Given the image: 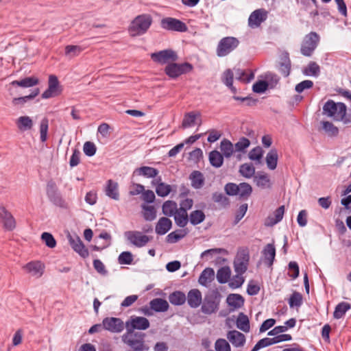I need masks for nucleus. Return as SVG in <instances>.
Instances as JSON below:
<instances>
[{"label":"nucleus","instance_id":"2","mask_svg":"<svg viewBox=\"0 0 351 351\" xmlns=\"http://www.w3.org/2000/svg\"><path fill=\"white\" fill-rule=\"evenodd\" d=\"M145 336L142 332H125L122 335L121 340L130 348L128 351H148L149 346L145 343Z\"/></svg>","mask_w":351,"mask_h":351},{"label":"nucleus","instance_id":"43","mask_svg":"<svg viewBox=\"0 0 351 351\" xmlns=\"http://www.w3.org/2000/svg\"><path fill=\"white\" fill-rule=\"evenodd\" d=\"M209 161L212 166L219 168L223 165V156L219 152L213 150L209 154Z\"/></svg>","mask_w":351,"mask_h":351},{"label":"nucleus","instance_id":"8","mask_svg":"<svg viewBox=\"0 0 351 351\" xmlns=\"http://www.w3.org/2000/svg\"><path fill=\"white\" fill-rule=\"evenodd\" d=\"M192 70L193 65L189 62L178 64L173 62L166 66L165 73L169 77L175 79L182 74L189 73Z\"/></svg>","mask_w":351,"mask_h":351},{"label":"nucleus","instance_id":"33","mask_svg":"<svg viewBox=\"0 0 351 351\" xmlns=\"http://www.w3.org/2000/svg\"><path fill=\"white\" fill-rule=\"evenodd\" d=\"M282 62L280 63L279 71L285 76L287 77L290 74L291 61L288 53H282L281 57Z\"/></svg>","mask_w":351,"mask_h":351},{"label":"nucleus","instance_id":"41","mask_svg":"<svg viewBox=\"0 0 351 351\" xmlns=\"http://www.w3.org/2000/svg\"><path fill=\"white\" fill-rule=\"evenodd\" d=\"M237 327L245 332L250 331V321L247 316L245 315L243 313H240L238 315L237 319Z\"/></svg>","mask_w":351,"mask_h":351},{"label":"nucleus","instance_id":"42","mask_svg":"<svg viewBox=\"0 0 351 351\" xmlns=\"http://www.w3.org/2000/svg\"><path fill=\"white\" fill-rule=\"evenodd\" d=\"M173 217L176 223L180 228L185 227L189 221L187 213L179 209L174 214Z\"/></svg>","mask_w":351,"mask_h":351},{"label":"nucleus","instance_id":"16","mask_svg":"<svg viewBox=\"0 0 351 351\" xmlns=\"http://www.w3.org/2000/svg\"><path fill=\"white\" fill-rule=\"evenodd\" d=\"M0 220L7 230L11 231L16 227V221L13 215L3 206H0Z\"/></svg>","mask_w":351,"mask_h":351},{"label":"nucleus","instance_id":"7","mask_svg":"<svg viewBox=\"0 0 351 351\" xmlns=\"http://www.w3.org/2000/svg\"><path fill=\"white\" fill-rule=\"evenodd\" d=\"M319 42V36L315 32L306 34L302 41L300 51L301 53L309 57L317 48Z\"/></svg>","mask_w":351,"mask_h":351},{"label":"nucleus","instance_id":"15","mask_svg":"<svg viewBox=\"0 0 351 351\" xmlns=\"http://www.w3.org/2000/svg\"><path fill=\"white\" fill-rule=\"evenodd\" d=\"M104 328L111 332L119 333L124 329V323L120 318L106 317L103 319Z\"/></svg>","mask_w":351,"mask_h":351},{"label":"nucleus","instance_id":"26","mask_svg":"<svg viewBox=\"0 0 351 351\" xmlns=\"http://www.w3.org/2000/svg\"><path fill=\"white\" fill-rule=\"evenodd\" d=\"M254 182L257 186L265 189L271 188L272 183L269 176L265 173H258L254 178Z\"/></svg>","mask_w":351,"mask_h":351},{"label":"nucleus","instance_id":"45","mask_svg":"<svg viewBox=\"0 0 351 351\" xmlns=\"http://www.w3.org/2000/svg\"><path fill=\"white\" fill-rule=\"evenodd\" d=\"M322 129L329 136H337L339 134V129L332 123L328 121L321 122Z\"/></svg>","mask_w":351,"mask_h":351},{"label":"nucleus","instance_id":"61","mask_svg":"<svg viewBox=\"0 0 351 351\" xmlns=\"http://www.w3.org/2000/svg\"><path fill=\"white\" fill-rule=\"evenodd\" d=\"M119 264L130 265L133 261V255L130 252H123L118 258Z\"/></svg>","mask_w":351,"mask_h":351},{"label":"nucleus","instance_id":"14","mask_svg":"<svg viewBox=\"0 0 351 351\" xmlns=\"http://www.w3.org/2000/svg\"><path fill=\"white\" fill-rule=\"evenodd\" d=\"M250 255L248 252L243 251L239 253L234 261V271L238 274H243L247 269Z\"/></svg>","mask_w":351,"mask_h":351},{"label":"nucleus","instance_id":"18","mask_svg":"<svg viewBox=\"0 0 351 351\" xmlns=\"http://www.w3.org/2000/svg\"><path fill=\"white\" fill-rule=\"evenodd\" d=\"M68 239L70 245L75 252L83 258H86L88 256V250L86 248L79 237H73L69 234Z\"/></svg>","mask_w":351,"mask_h":351},{"label":"nucleus","instance_id":"13","mask_svg":"<svg viewBox=\"0 0 351 351\" xmlns=\"http://www.w3.org/2000/svg\"><path fill=\"white\" fill-rule=\"evenodd\" d=\"M62 92L58 77L54 75L49 77L48 88L42 94L43 99H49L59 95Z\"/></svg>","mask_w":351,"mask_h":351},{"label":"nucleus","instance_id":"62","mask_svg":"<svg viewBox=\"0 0 351 351\" xmlns=\"http://www.w3.org/2000/svg\"><path fill=\"white\" fill-rule=\"evenodd\" d=\"M242 275L243 274H237V275L233 276L229 282L230 287L232 289H237L241 287L245 281V279Z\"/></svg>","mask_w":351,"mask_h":351},{"label":"nucleus","instance_id":"24","mask_svg":"<svg viewBox=\"0 0 351 351\" xmlns=\"http://www.w3.org/2000/svg\"><path fill=\"white\" fill-rule=\"evenodd\" d=\"M285 213V206L278 207L271 215H269L265 221V225L267 226H273L280 222Z\"/></svg>","mask_w":351,"mask_h":351},{"label":"nucleus","instance_id":"36","mask_svg":"<svg viewBox=\"0 0 351 351\" xmlns=\"http://www.w3.org/2000/svg\"><path fill=\"white\" fill-rule=\"evenodd\" d=\"M135 172L138 173V175L143 176L147 178H156L159 173L157 169L148 166L141 167L136 169Z\"/></svg>","mask_w":351,"mask_h":351},{"label":"nucleus","instance_id":"30","mask_svg":"<svg viewBox=\"0 0 351 351\" xmlns=\"http://www.w3.org/2000/svg\"><path fill=\"white\" fill-rule=\"evenodd\" d=\"M215 276V271L213 269L207 267L202 271L201 273L198 282L203 286H207V285L213 281Z\"/></svg>","mask_w":351,"mask_h":351},{"label":"nucleus","instance_id":"6","mask_svg":"<svg viewBox=\"0 0 351 351\" xmlns=\"http://www.w3.org/2000/svg\"><path fill=\"white\" fill-rule=\"evenodd\" d=\"M46 193L49 201L55 206L62 208H67V204L53 181L50 180L47 182Z\"/></svg>","mask_w":351,"mask_h":351},{"label":"nucleus","instance_id":"57","mask_svg":"<svg viewBox=\"0 0 351 351\" xmlns=\"http://www.w3.org/2000/svg\"><path fill=\"white\" fill-rule=\"evenodd\" d=\"M235 75L237 80L245 82H250L254 77L252 71L246 72L241 69L237 70Z\"/></svg>","mask_w":351,"mask_h":351},{"label":"nucleus","instance_id":"52","mask_svg":"<svg viewBox=\"0 0 351 351\" xmlns=\"http://www.w3.org/2000/svg\"><path fill=\"white\" fill-rule=\"evenodd\" d=\"M186 234L184 230H177L169 233L167 237V241L170 243H175L181 239L184 238Z\"/></svg>","mask_w":351,"mask_h":351},{"label":"nucleus","instance_id":"37","mask_svg":"<svg viewBox=\"0 0 351 351\" xmlns=\"http://www.w3.org/2000/svg\"><path fill=\"white\" fill-rule=\"evenodd\" d=\"M226 302L230 306L234 308H239L244 304L243 298L241 295L236 293L230 294L227 298Z\"/></svg>","mask_w":351,"mask_h":351},{"label":"nucleus","instance_id":"20","mask_svg":"<svg viewBox=\"0 0 351 351\" xmlns=\"http://www.w3.org/2000/svg\"><path fill=\"white\" fill-rule=\"evenodd\" d=\"M262 254L264 258V263L268 267H271L276 256V248L274 244H267L263 251Z\"/></svg>","mask_w":351,"mask_h":351},{"label":"nucleus","instance_id":"53","mask_svg":"<svg viewBox=\"0 0 351 351\" xmlns=\"http://www.w3.org/2000/svg\"><path fill=\"white\" fill-rule=\"evenodd\" d=\"M212 199L214 202L219 204L223 208L227 207L230 204L228 197L222 193H214L212 195Z\"/></svg>","mask_w":351,"mask_h":351},{"label":"nucleus","instance_id":"64","mask_svg":"<svg viewBox=\"0 0 351 351\" xmlns=\"http://www.w3.org/2000/svg\"><path fill=\"white\" fill-rule=\"evenodd\" d=\"M215 348L216 351H231L230 346L224 339H219L215 341Z\"/></svg>","mask_w":351,"mask_h":351},{"label":"nucleus","instance_id":"29","mask_svg":"<svg viewBox=\"0 0 351 351\" xmlns=\"http://www.w3.org/2000/svg\"><path fill=\"white\" fill-rule=\"evenodd\" d=\"M105 192L106 195L111 199L114 200H118L119 199L118 184L112 180H108Z\"/></svg>","mask_w":351,"mask_h":351},{"label":"nucleus","instance_id":"21","mask_svg":"<svg viewBox=\"0 0 351 351\" xmlns=\"http://www.w3.org/2000/svg\"><path fill=\"white\" fill-rule=\"evenodd\" d=\"M152 184L156 186V193L160 197L167 196L172 190L171 185L162 182L160 176L153 180Z\"/></svg>","mask_w":351,"mask_h":351},{"label":"nucleus","instance_id":"56","mask_svg":"<svg viewBox=\"0 0 351 351\" xmlns=\"http://www.w3.org/2000/svg\"><path fill=\"white\" fill-rule=\"evenodd\" d=\"M250 140L245 137H241L234 144L235 152L244 153V152H245L246 149L250 147Z\"/></svg>","mask_w":351,"mask_h":351},{"label":"nucleus","instance_id":"11","mask_svg":"<svg viewBox=\"0 0 351 351\" xmlns=\"http://www.w3.org/2000/svg\"><path fill=\"white\" fill-rule=\"evenodd\" d=\"M151 58L155 62L160 64H170L176 62L178 56L172 49H165L151 54Z\"/></svg>","mask_w":351,"mask_h":351},{"label":"nucleus","instance_id":"47","mask_svg":"<svg viewBox=\"0 0 351 351\" xmlns=\"http://www.w3.org/2000/svg\"><path fill=\"white\" fill-rule=\"evenodd\" d=\"M205 218V214L202 210H195L191 213L189 215V221L192 225L196 226L203 222Z\"/></svg>","mask_w":351,"mask_h":351},{"label":"nucleus","instance_id":"12","mask_svg":"<svg viewBox=\"0 0 351 351\" xmlns=\"http://www.w3.org/2000/svg\"><path fill=\"white\" fill-rule=\"evenodd\" d=\"M161 26L165 29L180 32H185L188 29L186 25L184 22L172 17L162 19Z\"/></svg>","mask_w":351,"mask_h":351},{"label":"nucleus","instance_id":"50","mask_svg":"<svg viewBox=\"0 0 351 351\" xmlns=\"http://www.w3.org/2000/svg\"><path fill=\"white\" fill-rule=\"evenodd\" d=\"M239 173L246 178H251L255 173V168L252 164L244 163L240 166Z\"/></svg>","mask_w":351,"mask_h":351},{"label":"nucleus","instance_id":"63","mask_svg":"<svg viewBox=\"0 0 351 351\" xmlns=\"http://www.w3.org/2000/svg\"><path fill=\"white\" fill-rule=\"evenodd\" d=\"M263 155V149L257 146L254 148H253L248 154L249 158L251 160H257L260 162L261 159L262 158Z\"/></svg>","mask_w":351,"mask_h":351},{"label":"nucleus","instance_id":"9","mask_svg":"<svg viewBox=\"0 0 351 351\" xmlns=\"http://www.w3.org/2000/svg\"><path fill=\"white\" fill-rule=\"evenodd\" d=\"M126 332H136L135 330H145L149 328V320L144 317L132 315L125 322Z\"/></svg>","mask_w":351,"mask_h":351},{"label":"nucleus","instance_id":"19","mask_svg":"<svg viewBox=\"0 0 351 351\" xmlns=\"http://www.w3.org/2000/svg\"><path fill=\"white\" fill-rule=\"evenodd\" d=\"M186 300L191 308H196L202 302V295L201 291L197 289H191L187 294Z\"/></svg>","mask_w":351,"mask_h":351},{"label":"nucleus","instance_id":"55","mask_svg":"<svg viewBox=\"0 0 351 351\" xmlns=\"http://www.w3.org/2000/svg\"><path fill=\"white\" fill-rule=\"evenodd\" d=\"M291 308L300 307L302 304V295L300 293L294 291L289 300Z\"/></svg>","mask_w":351,"mask_h":351},{"label":"nucleus","instance_id":"23","mask_svg":"<svg viewBox=\"0 0 351 351\" xmlns=\"http://www.w3.org/2000/svg\"><path fill=\"white\" fill-rule=\"evenodd\" d=\"M24 269L32 276L39 278L43 274L44 266L39 261H32L26 264Z\"/></svg>","mask_w":351,"mask_h":351},{"label":"nucleus","instance_id":"22","mask_svg":"<svg viewBox=\"0 0 351 351\" xmlns=\"http://www.w3.org/2000/svg\"><path fill=\"white\" fill-rule=\"evenodd\" d=\"M227 338L234 347H241L245 343V335L237 331L230 330L227 334Z\"/></svg>","mask_w":351,"mask_h":351},{"label":"nucleus","instance_id":"39","mask_svg":"<svg viewBox=\"0 0 351 351\" xmlns=\"http://www.w3.org/2000/svg\"><path fill=\"white\" fill-rule=\"evenodd\" d=\"M162 210L165 215L172 217L178 210L177 203L172 200H167L163 203Z\"/></svg>","mask_w":351,"mask_h":351},{"label":"nucleus","instance_id":"4","mask_svg":"<svg viewBox=\"0 0 351 351\" xmlns=\"http://www.w3.org/2000/svg\"><path fill=\"white\" fill-rule=\"evenodd\" d=\"M221 302V295L217 291H213L204 297L201 311L203 313L210 315L216 313Z\"/></svg>","mask_w":351,"mask_h":351},{"label":"nucleus","instance_id":"58","mask_svg":"<svg viewBox=\"0 0 351 351\" xmlns=\"http://www.w3.org/2000/svg\"><path fill=\"white\" fill-rule=\"evenodd\" d=\"M83 51V48L79 45H66L65 47V55L70 58H73L80 55Z\"/></svg>","mask_w":351,"mask_h":351},{"label":"nucleus","instance_id":"51","mask_svg":"<svg viewBox=\"0 0 351 351\" xmlns=\"http://www.w3.org/2000/svg\"><path fill=\"white\" fill-rule=\"evenodd\" d=\"M143 215L146 221H152L156 217V210L153 206L143 205Z\"/></svg>","mask_w":351,"mask_h":351},{"label":"nucleus","instance_id":"3","mask_svg":"<svg viewBox=\"0 0 351 351\" xmlns=\"http://www.w3.org/2000/svg\"><path fill=\"white\" fill-rule=\"evenodd\" d=\"M152 23L149 15L142 14L136 16L131 23L129 32L132 36H137L144 34L149 28Z\"/></svg>","mask_w":351,"mask_h":351},{"label":"nucleus","instance_id":"27","mask_svg":"<svg viewBox=\"0 0 351 351\" xmlns=\"http://www.w3.org/2000/svg\"><path fill=\"white\" fill-rule=\"evenodd\" d=\"M150 308L156 312H165L169 305L167 300L162 298H154L149 302Z\"/></svg>","mask_w":351,"mask_h":351},{"label":"nucleus","instance_id":"48","mask_svg":"<svg viewBox=\"0 0 351 351\" xmlns=\"http://www.w3.org/2000/svg\"><path fill=\"white\" fill-rule=\"evenodd\" d=\"M230 274L231 271L228 267H221L217 272V281L221 284L227 282L230 277Z\"/></svg>","mask_w":351,"mask_h":351},{"label":"nucleus","instance_id":"54","mask_svg":"<svg viewBox=\"0 0 351 351\" xmlns=\"http://www.w3.org/2000/svg\"><path fill=\"white\" fill-rule=\"evenodd\" d=\"M238 186L239 189L238 195L241 198L247 199L252 192V186L246 182L240 183Z\"/></svg>","mask_w":351,"mask_h":351},{"label":"nucleus","instance_id":"1","mask_svg":"<svg viewBox=\"0 0 351 351\" xmlns=\"http://www.w3.org/2000/svg\"><path fill=\"white\" fill-rule=\"evenodd\" d=\"M323 114L346 125L351 123V115H347V107L342 102L328 100L323 106Z\"/></svg>","mask_w":351,"mask_h":351},{"label":"nucleus","instance_id":"60","mask_svg":"<svg viewBox=\"0 0 351 351\" xmlns=\"http://www.w3.org/2000/svg\"><path fill=\"white\" fill-rule=\"evenodd\" d=\"M275 344L274 337L272 338H263L259 340L252 348V351H258L261 348H265L267 346Z\"/></svg>","mask_w":351,"mask_h":351},{"label":"nucleus","instance_id":"5","mask_svg":"<svg viewBox=\"0 0 351 351\" xmlns=\"http://www.w3.org/2000/svg\"><path fill=\"white\" fill-rule=\"evenodd\" d=\"M239 40L232 36H227L221 38L217 47V55L223 57L234 51L239 45Z\"/></svg>","mask_w":351,"mask_h":351},{"label":"nucleus","instance_id":"28","mask_svg":"<svg viewBox=\"0 0 351 351\" xmlns=\"http://www.w3.org/2000/svg\"><path fill=\"white\" fill-rule=\"evenodd\" d=\"M191 182V186L195 189H199L203 187L204 184V175L199 171H193L189 176Z\"/></svg>","mask_w":351,"mask_h":351},{"label":"nucleus","instance_id":"31","mask_svg":"<svg viewBox=\"0 0 351 351\" xmlns=\"http://www.w3.org/2000/svg\"><path fill=\"white\" fill-rule=\"evenodd\" d=\"M38 84V79L35 77H28L21 80L12 81L10 84L13 86H21L23 88L32 87Z\"/></svg>","mask_w":351,"mask_h":351},{"label":"nucleus","instance_id":"25","mask_svg":"<svg viewBox=\"0 0 351 351\" xmlns=\"http://www.w3.org/2000/svg\"><path fill=\"white\" fill-rule=\"evenodd\" d=\"M172 227V221L167 217L159 219L156 225L155 231L159 235L165 234Z\"/></svg>","mask_w":351,"mask_h":351},{"label":"nucleus","instance_id":"59","mask_svg":"<svg viewBox=\"0 0 351 351\" xmlns=\"http://www.w3.org/2000/svg\"><path fill=\"white\" fill-rule=\"evenodd\" d=\"M49 128V120L47 118H44L41 120L40 124V141L44 143L47 139V132Z\"/></svg>","mask_w":351,"mask_h":351},{"label":"nucleus","instance_id":"38","mask_svg":"<svg viewBox=\"0 0 351 351\" xmlns=\"http://www.w3.org/2000/svg\"><path fill=\"white\" fill-rule=\"evenodd\" d=\"M220 149L223 156L226 158L231 157L234 152H235L234 145H233L229 140L226 138L221 141Z\"/></svg>","mask_w":351,"mask_h":351},{"label":"nucleus","instance_id":"44","mask_svg":"<svg viewBox=\"0 0 351 351\" xmlns=\"http://www.w3.org/2000/svg\"><path fill=\"white\" fill-rule=\"evenodd\" d=\"M351 308V305L349 303L341 302L339 303L333 313V317L335 319H341L342 318L346 313Z\"/></svg>","mask_w":351,"mask_h":351},{"label":"nucleus","instance_id":"10","mask_svg":"<svg viewBox=\"0 0 351 351\" xmlns=\"http://www.w3.org/2000/svg\"><path fill=\"white\" fill-rule=\"evenodd\" d=\"M126 239L133 245L137 247H142L152 239V237L144 234L142 232L137 230L126 231L124 233Z\"/></svg>","mask_w":351,"mask_h":351},{"label":"nucleus","instance_id":"40","mask_svg":"<svg viewBox=\"0 0 351 351\" xmlns=\"http://www.w3.org/2000/svg\"><path fill=\"white\" fill-rule=\"evenodd\" d=\"M16 125L21 131H26L32 128L33 121L28 116H22L17 119Z\"/></svg>","mask_w":351,"mask_h":351},{"label":"nucleus","instance_id":"46","mask_svg":"<svg viewBox=\"0 0 351 351\" xmlns=\"http://www.w3.org/2000/svg\"><path fill=\"white\" fill-rule=\"evenodd\" d=\"M277 162H278L277 151L275 149H272L267 153V154L266 156V163H267V167L271 170H274L277 167Z\"/></svg>","mask_w":351,"mask_h":351},{"label":"nucleus","instance_id":"34","mask_svg":"<svg viewBox=\"0 0 351 351\" xmlns=\"http://www.w3.org/2000/svg\"><path fill=\"white\" fill-rule=\"evenodd\" d=\"M38 94L39 89L36 88L34 90H32V92L29 95L14 98L12 101V103L14 106L22 107L24 106L25 103L35 98Z\"/></svg>","mask_w":351,"mask_h":351},{"label":"nucleus","instance_id":"35","mask_svg":"<svg viewBox=\"0 0 351 351\" xmlns=\"http://www.w3.org/2000/svg\"><path fill=\"white\" fill-rule=\"evenodd\" d=\"M169 300L173 305L180 306L185 303L186 297L183 292L176 291L169 295Z\"/></svg>","mask_w":351,"mask_h":351},{"label":"nucleus","instance_id":"49","mask_svg":"<svg viewBox=\"0 0 351 351\" xmlns=\"http://www.w3.org/2000/svg\"><path fill=\"white\" fill-rule=\"evenodd\" d=\"M320 73L319 66L315 62H311L303 70L304 75L306 76H318Z\"/></svg>","mask_w":351,"mask_h":351},{"label":"nucleus","instance_id":"32","mask_svg":"<svg viewBox=\"0 0 351 351\" xmlns=\"http://www.w3.org/2000/svg\"><path fill=\"white\" fill-rule=\"evenodd\" d=\"M197 117H200V113L198 112L192 111L186 113L182 122V128L185 129L193 126Z\"/></svg>","mask_w":351,"mask_h":351},{"label":"nucleus","instance_id":"17","mask_svg":"<svg viewBox=\"0 0 351 351\" xmlns=\"http://www.w3.org/2000/svg\"><path fill=\"white\" fill-rule=\"evenodd\" d=\"M267 18V12L264 9L256 10L249 16L248 25L252 28L258 27Z\"/></svg>","mask_w":351,"mask_h":351}]
</instances>
